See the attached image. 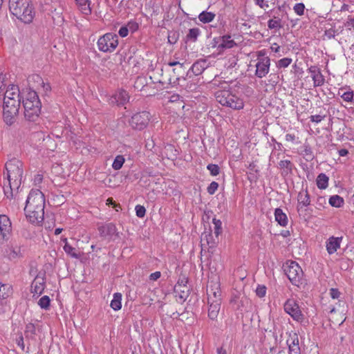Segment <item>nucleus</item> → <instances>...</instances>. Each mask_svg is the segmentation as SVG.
Returning a JSON list of instances; mask_svg holds the SVG:
<instances>
[{
  "label": "nucleus",
  "mask_w": 354,
  "mask_h": 354,
  "mask_svg": "<svg viewBox=\"0 0 354 354\" xmlns=\"http://www.w3.org/2000/svg\"><path fill=\"white\" fill-rule=\"evenodd\" d=\"M45 198L39 189H32L26 199L24 212L27 220L34 225H39L44 218Z\"/></svg>",
  "instance_id": "nucleus-1"
},
{
  "label": "nucleus",
  "mask_w": 354,
  "mask_h": 354,
  "mask_svg": "<svg viewBox=\"0 0 354 354\" xmlns=\"http://www.w3.org/2000/svg\"><path fill=\"white\" fill-rule=\"evenodd\" d=\"M21 104L20 91L18 86L9 84L4 93L3 118L8 125L15 123Z\"/></svg>",
  "instance_id": "nucleus-2"
},
{
  "label": "nucleus",
  "mask_w": 354,
  "mask_h": 354,
  "mask_svg": "<svg viewBox=\"0 0 354 354\" xmlns=\"http://www.w3.org/2000/svg\"><path fill=\"white\" fill-rule=\"evenodd\" d=\"M7 182L4 183L3 192L7 198H12L14 192L19 188L24 174L23 163L21 160L14 158L6 164Z\"/></svg>",
  "instance_id": "nucleus-3"
},
{
  "label": "nucleus",
  "mask_w": 354,
  "mask_h": 354,
  "mask_svg": "<svg viewBox=\"0 0 354 354\" xmlns=\"http://www.w3.org/2000/svg\"><path fill=\"white\" fill-rule=\"evenodd\" d=\"M10 13L25 24H30L35 17V10L30 0H9Z\"/></svg>",
  "instance_id": "nucleus-4"
},
{
  "label": "nucleus",
  "mask_w": 354,
  "mask_h": 354,
  "mask_svg": "<svg viewBox=\"0 0 354 354\" xmlns=\"http://www.w3.org/2000/svg\"><path fill=\"white\" fill-rule=\"evenodd\" d=\"M24 117L28 121H35L41 113V104L36 91L27 90L23 99Z\"/></svg>",
  "instance_id": "nucleus-5"
},
{
  "label": "nucleus",
  "mask_w": 354,
  "mask_h": 354,
  "mask_svg": "<svg viewBox=\"0 0 354 354\" xmlns=\"http://www.w3.org/2000/svg\"><path fill=\"white\" fill-rule=\"evenodd\" d=\"M215 97L222 106L235 110H241L244 107V102L239 97L232 93L230 90H219L216 92Z\"/></svg>",
  "instance_id": "nucleus-6"
},
{
  "label": "nucleus",
  "mask_w": 354,
  "mask_h": 354,
  "mask_svg": "<svg viewBox=\"0 0 354 354\" xmlns=\"http://www.w3.org/2000/svg\"><path fill=\"white\" fill-rule=\"evenodd\" d=\"M118 46V37L113 32H107L100 37L97 41V46L100 51L103 53H112Z\"/></svg>",
  "instance_id": "nucleus-7"
},
{
  "label": "nucleus",
  "mask_w": 354,
  "mask_h": 354,
  "mask_svg": "<svg viewBox=\"0 0 354 354\" xmlns=\"http://www.w3.org/2000/svg\"><path fill=\"white\" fill-rule=\"evenodd\" d=\"M151 119V115L148 111H140L134 113L130 118L129 124L136 131H142L146 129Z\"/></svg>",
  "instance_id": "nucleus-8"
},
{
  "label": "nucleus",
  "mask_w": 354,
  "mask_h": 354,
  "mask_svg": "<svg viewBox=\"0 0 354 354\" xmlns=\"http://www.w3.org/2000/svg\"><path fill=\"white\" fill-rule=\"evenodd\" d=\"M257 55L255 75L258 77L262 78L269 73L270 59L266 55V51L264 49L257 51Z\"/></svg>",
  "instance_id": "nucleus-9"
},
{
  "label": "nucleus",
  "mask_w": 354,
  "mask_h": 354,
  "mask_svg": "<svg viewBox=\"0 0 354 354\" xmlns=\"http://www.w3.org/2000/svg\"><path fill=\"white\" fill-rule=\"evenodd\" d=\"M218 280L208 281L207 287V304L221 303V290Z\"/></svg>",
  "instance_id": "nucleus-10"
},
{
  "label": "nucleus",
  "mask_w": 354,
  "mask_h": 354,
  "mask_svg": "<svg viewBox=\"0 0 354 354\" xmlns=\"http://www.w3.org/2000/svg\"><path fill=\"white\" fill-rule=\"evenodd\" d=\"M285 272L290 282L296 286H299L303 277V271L299 265L295 261H291L285 269Z\"/></svg>",
  "instance_id": "nucleus-11"
},
{
  "label": "nucleus",
  "mask_w": 354,
  "mask_h": 354,
  "mask_svg": "<svg viewBox=\"0 0 354 354\" xmlns=\"http://www.w3.org/2000/svg\"><path fill=\"white\" fill-rule=\"evenodd\" d=\"M284 310L298 322H302L304 317L298 304L292 299H288L284 304Z\"/></svg>",
  "instance_id": "nucleus-12"
},
{
  "label": "nucleus",
  "mask_w": 354,
  "mask_h": 354,
  "mask_svg": "<svg viewBox=\"0 0 354 354\" xmlns=\"http://www.w3.org/2000/svg\"><path fill=\"white\" fill-rule=\"evenodd\" d=\"M12 223L9 217L5 214L0 215V239L7 241L12 236Z\"/></svg>",
  "instance_id": "nucleus-13"
},
{
  "label": "nucleus",
  "mask_w": 354,
  "mask_h": 354,
  "mask_svg": "<svg viewBox=\"0 0 354 354\" xmlns=\"http://www.w3.org/2000/svg\"><path fill=\"white\" fill-rule=\"evenodd\" d=\"M129 93L123 89L115 91L110 97L109 102L112 104L124 105L129 101Z\"/></svg>",
  "instance_id": "nucleus-14"
},
{
  "label": "nucleus",
  "mask_w": 354,
  "mask_h": 354,
  "mask_svg": "<svg viewBox=\"0 0 354 354\" xmlns=\"http://www.w3.org/2000/svg\"><path fill=\"white\" fill-rule=\"evenodd\" d=\"M308 72L313 80L314 86H321L324 84L325 79L322 75L320 69L317 66H310L308 68Z\"/></svg>",
  "instance_id": "nucleus-15"
},
{
  "label": "nucleus",
  "mask_w": 354,
  "mask_h": 354,
  "mask_svg": "<svg viewBox=\"0 0 354 354\" xmlns=\"http://www.w3.org/2000/svg\"><path fill=\"white\" fill-rule=\"evenodd\" d=\"M342 237L330 236L326 241V248L328 254L331 255L335 253L340 248Z\"/></svg>",
  "instance_id": "nucleus-16"
},
{
  "label": "nucleus",
  "mask_w": 354,
  "mask_h": 354,
  "mask_svg": "<svg viewBox=\"0 0 354 354\" xmlns=\"http://www.w3.org/2000/svg\"><path fill=\"white\" fill-rule=\"evenodd\" d=\"M287 344L289 348V354H300V347L299 345V338L296 333L290 334L287 339Z\"/></svg>",
  "instance_id": "nucleus-17"
},
{
  "label": "nucleus",
  "mask_w": 354,
  "mask_h": 354,
  "mask_svg": "<svg viewBox=\"0 0 354 354\" xmlns=\"http://www.w3.org/2000/svg\"><path fill=\"white\" fill-rule=\"evenodd\" d=\"M45 288L44 279L36 277L31 284V292L34 295H40Z\"/></svg>",
  "instance_id": "nucleus-18"
},
{
  "label": "nucleus",
  "mask_w": 354,
  "mask_h": 354,
  "mask_svg": "<svg viewBox=\"0 0 354 354\" xmlns=\"http://www.w3.org/2000/svg\"><path fill=\"white\" fill-rule=\"evenodd\" d=\"M76 6L81 13L85 16H88L92 12L90 0H75Z\"/></svg>",
  "instance_id": "nucleus-19"
},
{
  "label": "nucleus",
  "mask_w": 354,
  "mask_h": 354,
  "mask_svg": "<svg viewBox=\"0 0 354 354\" xmlns=\"http://www.w3.org/2000/svg\"><path fill=\"white\" fill-rule=\"evenodd\" d=\"M298 210L303 207H307L310 204V196L307 190L301 191L299 193L298 197Z\"/></svg>",
  "instance_id": "nucleus-20"
},
{
  "label": "nucleus",
  "mask_w": 354,
  "mask_h": 354,
  "mask_svg": "<svg viewBox=\"0 0 354 354\" xmlns=\"http://www.w3.org/2000/svg\"><path fill=\"white\" fill-rule=\"evenodd\" d=\"M236 44L234 39H232L231 35H223L221 38V43L218 44V48L222 49H230L236 46Z\"/></svg>",
  "instance_id": "nucleus-21"
},
{
  "label": "nucleus",
  "mask_w": 354,
  "mask_h": 354,
  "mask_svg": "<svg viewBox=\"0 0 354 354\" xmlns=\"http://www.w3.org/2000/svg\"><path fill=\"white\" fill-rule=\"evenodd\" d=\"M208 305V317L212 320H215L218 317L221 303L207 304Z\"/></svg>",
  "instance_id": "nucleus-22"
},
{
  "label": "nucleus",
  "mask_w": 354,
  "mask_h": 354,
  "mask_svg": "<svg viewBox=\"0 0 354 354\" xmlns=\"http://www.w3.org/2000/svg\"><path fill=\"white\" fill-rule=\"evenodd\" d=\"M275 221L281 226L285 227L288 223L286 214L280 208H277L274 211Z\"/></svg>",
  "instance_id": "nucleus-23"
},
{
  "label": "nucleus",
  "mask_w": 354,
  "mask_h": 354,
  "mask_svg": "<svg viewBox=\"0 0 354 354\" xmlns=\"http://www.w3.org/2000/svg\"><path fill=\"white\" fill-rule=\"evenodd\" d=\"M63 241L65 243L63 248L64 252L72 258L79 259L80 254L78 250L68 243L67 239L65 238Z\"/></svg>",
  "instance_id": "nucleus-24"
},
{
  "label": "nucleus",
  "mask_w": 354,
  "mask_h": 354,
  "mask_svg": "<svg viewBox=\"0 0 354 354\" xmlns=\"http://www.w3.org/2000/svg\"><path fill=\"white\" fill-rule=\"evenodd\" d=\"M338 310H337L335 308H332L330 311H329V313H330V320L332 322H334V323H336V324H342L346 319L345 317H344V314L342 312V313H339L337 316H335V314L337 313Z\"/></svg>",
  "instance_id": "nucleus-25"
},
{
  "label": "nucleus",
  "mask_w": 354,
  "mask_h": 354,
  "mask_svg": "<svg viewBox=\"0 0 354 354\" xmlns=\"http://www.w3.org/2000/svg\"><path fill=\"white\" fill-rule=\"evenodd\" d=\"M279 167L281 174L287 176L292 172L293 165L289 160H282L279 162Z\"/></svg>",
  "instance_id": "nucleus-26"
},
{
  "label": "nucleus",
  "mask_w": 354,
  "mask_h": 354,
  "mask_svg": "<svg viewBox=\"0 0 354 354\" xmlns=\"http://www.w3.org/2000/svg\"><path fill=\"white\" fill-rule=\"evenodd\" d=\"M13 293L12 286L9 283H0V299H5Z\"/></svg>",
  "instance_id": "nucleus-27"
},
{
  "label": "nucleus",
  "mask_w": 354,
  "mask_h": 354,
  "mask_svg": "<svg viewBox=\"0 0 354 354\" xmlns=\"http://www.w3.org/2000/svg\"><path fill=\"white\" fill-rule=\"evenodd\" d=\"M329 178L325 174H319L316 179V184L319 189H325L328 186Z\"/></svg>",
  "instance_id": "nucleus-28"
},
{
  "label": "nucleus",
  "mask_w": 354,
  "mask_h": 354,
  "mask_svg": "<svg viewBox=\"0 0 354 354\" xmlns=\"http://www.w3.org/2000/svg\"><path fill=\"white\" fill-rule=\"evenodd\" d=\"M110 306L114 310H119L122 308V294L116 292L113 294V299L111 301Z\"/></svg>",
  "instance_id": "nucleus-29"
},
{
  "label": "nucleus",
  "mask_w": 354,
  "mask_h": 354,
  "mask_svg": "<svg viewBox=\"0 0 354 354\" xmlns=\"http://www.w3.org/2000/svg\"><path fill=\"white\" fill-rule=\"evenodd\" d=\"M205 64L204 60L196 62L191 67L192 72L196 75L201 74L205 68Z\"/></svg>",
  "instance_id": "nucleus-30"
},
{
  "label": "nucleus",
  "mask_w": 354,
  "mask_h": 354,
  "mask_svg": "<svg viewBox=\"0 0 354 354\" xmlns=\"http://www.w3.org/2000/svg\"><path fill=\"white\" fill-rule=\"evenodd\" d=\"M215 14L212 12L203 11L198 15V19L203 24L212 21L215 18Z\"/></svg>",
  "instance_id": "nucleus-31"
},
{
  "label": "nucleus",
  "mask_w": 354,
  "mask_h": 354,
  "mask_svg": "<svg viewBox=\"0 0 354 354\" xmlns=\"http://www.w3.org/2000/svg\"><path fill=\"white\" fill-rule=\"evenodd\" d=\"M268 27L270 30H279L282 28L281 20L279 18L274 17L268 21Z\"/></svg>",
  "instance_id": "nucleus-32"
},
{
  "label": "nucleus",
  "mask_w": 354,
  "mask_h": 354,
  "mask_svg": "<svg viewBox=\"0 0 354 354\" xmlns=\"http://www.w3.org/2000/svg\"><path fill=\"white\" fill-rule=\"evenodd\" d=\"M328 203L333 207H340L344 204V199L338 195H334L329 198Z\"/></svg>",
  "instance_id": "nucleus-33"
},
{
  "label": "nucleus",
  "mask_w": 354,
  "mask_h": 354,
  "mask_svg": "<svg viewBox=\"0 0 354 354\" xmlns=\"http://www.w3.org/2000/svg\"><path fill=\"white\" fill-rule=\"evenodd\" d=\"M214 234L218 239V236L222 233V222L219 219L213 218Z\"/></svg>",
  "instance_id": "nucleus-34"
},
{
  "label": "nucleus",
  "mask_w": 354,
  "mask_h": 354,
  "mask_svg": "<svg viewBox=\"0 0 354 354\" xmlns=\"http://www.w3.org/2000/svg\"><path fill=\"white\" fill-rule=\"evenodd\" d=\"M124 158L121 155H118L115 158L112 164V167L115 170H119L120 169L122 168L123 164L124 163Z\"/></svg>",
  "instance_id": "nucleus-35"
},
{
  "label": "nucleus",
  "mask_w": 354,
  "mask_h": 354,
  "mask_svg": "<svg viewBox=\"0 0 354 354\" xmlns=\"http://www.w3.org/2000/svg\"><path fill=\"white\" fill-rule=\"evenodd\" d=\"M292 59L291 58H282L277 62V67L279 68H287L292 63Z\"/></svg>",
  "instance_id": "nucleus-36"
},
{
  "label": "nucleus",
  "mask_w": 354,
  "mask_h": 354,
  "mask_svg": "<svg viewBox=\"0 0 354 354\" xmlns=\"http://www.w3.org/2000/svg\"><path fill=\"white\" fill-rule=\"evenodd\" d=\"M201 240H202V242H204L205 241H206L207 244L211 248L214 247L215 245V241L213 239L212 235L210 233L203 234L202 235Z\"/></svg>",
  "instance_id": "nucleus-37"
},
{
  "label": "nucleus",
  "mask_w": 354,
  "mask_h": 354,
  "mask_svg": "<svg viewBox=\"0 0 354 354\" xmlns=\"http://www.w3.org/2000/svg\"><path fill=\"white\" fill-rule=\"evenodd\" d=\"M294 12L299 16L304 15L305 6L303 3H297L293 7Z\"/></svg>",
  "instance_id": "nucleus-38"
},
{
  "label": "nucleus",
  "mask_w": 354,
  "mask_h": 354,
  "mask_svg": "<svg viewBox=\"0 0 354 354\" xmlns=\"http://www.w3.org/2000/svg\"><path fill=\"white\" fill-rule=\"evenodd\" d=\"M50 299L48 296L42 297L38 301V305L44 309L48 308L50 306Z\"/></svg>",
  "instance_id": "nucleus-39"
},
{
  "label": "nucleus",
  "mask_w": 354,
  "mask_h": 354,
  "mask_svg": "<svg viewBox=\"0 0 354 354\" xmlns=\"http://www.w3.org/2000/svg\"><path fill=\"white\" fill-rule=\"evenodd\" d=\"M207 169L209 171L210 174L213 176H216L220 173V168L216 164H209L207 166Z\"/></svg>",
  "instance_id": "nucleus-40"
},
{
  "label": "nucleus",
  "mask_w": 354,
  "mask_h": 354,
  "mask_svg": "<svg viewBox=\"0 0 354 354\" xmlns=\"http://www.w3.org/2000/svg\"><path fill=\"white\" fill-rule=\"evenodd\" d=\"M353 92L352 91H344L341 95V97L344 101L351 102L353 99Z\"/></svg>",
  "instance_id": "nucleus-41"
},
{
  "label": "nucleus",
  "mask_w": 354,
  "mask_h": 354,
  "mask_svg": "<svg viewBox=\"0 0 354 354\" xmlns=\"http://www.w3.org/2000/svg\"><path fill=\"white\" fill-rule=\"evenodd\" d=\"M198 35H199V29L194 28L189 29L187 37L188 39H193L194 41H195L197 37L198 36Z\"/></svg>",
  "instance_id": "nucleus-42"
},
{
  "label": "nucleus",
  "mask_w": 354,
  "mask_h": 354,
  "mask_svg": "<svg viewBox=\"0 0 354 354\" xmlns=\"http://www.w3.org/2000/svg\"><path fill=\"white\" fill-rule=\"evenodd\" d=\"M218 188V183L213 181L212 182L207 188V191L209 194L213 195L217 191Z\"/></svg>",
  "instance_id": "nucleus-43"
},
{
  "label": "nucleus",
  "mask_w": 354,
  "mask_h": 354,
  "mask_svg": "<svg viewBox=\"0 0 354 354\" xmlns=\"http://www.w3.org/2000/svg\"><path fill=\"white\" fill-rule=\"evenodd\" d=\"M136 216L139 218H143L146 214V209L144 206L137 205L135 207Z\"/></svg>",
  "instance_id": "nucleus-44"
},
{
  "label": "nucleus",
  "mask_w": 354,
  "mask_h": 354,
  "mask_svg": "<svg viewBox=\"0 0 354 354\" xmlns=\"http://www.w3.org/2000/svg\"><path fill=\"white\" fill-rule=\"evenodd\" d=\"M127 27L129 31H131V32H135L138 30L139 25L136 21L131 20L128 22Z\"/></svg>",
  "instance_id": "nucleus-45"
},
{
  "label": "nucleus",
  "mask_w": 354,
  "mask_h": 354,
  "mask_svg": "<svg viewBox=\"0 0 354 354\" xmlns=\"http://www.w3.org/2000/svg\"><path fill=\"white\" fill-rule=\"evenodd\" d=\"M168 65L169 66H177V68H175L173 69L174 73H176V71H184L183 63H180L179 62L172 61V62H169Z\"/></svg>",
  "instance_id": "nucleus-46"
},
{
  "label": "nucleus",
  "mask_w": 354,
  "mask_h": 354,
  "mask_svg": "<svg viewBox=\"0 0 354 354\" xmlns=\"http://www.w3.org/2000/svg\"><path fill=\"white\" fill-rule=\"evenodd\" d=\"M256 294L259 297H263L266 294V287L265 286H258L256 289Z\"/></svg>",
  "instance_id": "nucleus-47"
},
{
  "label": "nucleus",
  "mask_w": 354,
  "mask_h": 354,
  "mask_svg": "<svg viewBox=\"0 0 354 354\" xmlns=\"http://www.w3.org/2000/svg\"><path fill=\"white\" fill-rule=\"evenodd\" d=\"M8 257L10 259H15L19 257V252L16 251L15 249L10 248L9 250V252L8 253Z\"/></svg>",
  "instance_id": "nucleus-48"
},
{
  "label": "nucleus",
  "mask_w": 354,
  "mask_h": 354,
  "mask_svg": "<svg viewBox=\"0 0 354 354\" xmlns=\"http://www.w3.org/2000/svg\"><path fill=\"white\" fill-rule=\"evenodd\" d=\"M254 3L261 8L266 10L268 8V3L266 0H254Z\"/></svg>",
  "instance_id": "nucleus-49"
},
{
  "label": "nucleus",
  "mask_w": 354,
  "mask_h": 354,
  "mask_svg": "<svg viewBox=\"0 0 354 354\" xmlns=\"http://www.w3.org/2000/svg\"><path fill=\"white\" fill-rule=\"evenodd\" d=\"M344 26L347 29L349 30L354 28V18L349 17L346 23L344 24Z\"/></svg>",
  "instance_id": "nucleus-50"
},
{
  "label": "nucleus",
  "mask_w": 354,
  "mask_h": 354,
  "mask_svg": "<svg viewBox=\"0 0 354 354\" xmlns=\"http://www.w3.org/2000/svg\"><path fill=\"white\" fill-rule=\"evenodd\" d=\"M106 205H113V207L114 208H115V210L116 211H118L119 209H121V207L119 204H116L115 202L113 201V199L112 198H109L107 200H106Z\"/></svg>",
  "instance_id": "nucleus-51"
},
{
  "label": "nucleus",
  "mask_w": 354,
  "mask_h": 354,
  "mask_svg": "<svg viewBox=\"0 0 354 354\" xmlns=\"http://www.w3.org/2000/svg\"><path fill=\"white\" fill-rule=\"evenodd\" d=\"M129 30L127 26H122L120 28L118 34L122 37H125L128 35Z\"/></svg>",
  "instance_id": "nucleus-52"
},
{
  "label": "nucleus",
  "mask_w": 354,
  "mask_h": 354,
  "mask_svg": "<svg viewBox=\"0 0 354 354\" xmlns=\"http://www.w3.org/2000/svg\"><path fill=\"white\" fill-rule=\"evenodd\" d=\"M330 295L334 299H338L340 295V292L337 288H331L330 290Z\"/></svg>",
  "instance_id": "nucleus-53"
},
{
  "label": "nucleus",
  "mask_w": 354,
  "mask_h": 354,
  "mask_svg": "<svg viewBox=\"0 0 354 354\" xmlns=\"http://www.w3.org/2000/svg\"><path fill=\"white\" fill-rule=\"evenodd\" d=\"M324 118V116H322L320 115H311L310 117V119L312 122L319 123L322 120H323Z\"/></svg>",
  "instance_id": "nucleus-54"
},
{
  "label": "nucleus",
  "mask_w": 354,
  "mask_h": 354,
  "mask_svg": "<svg viewBox=\"0 0 354 354\" xmlns=\"http://www.w3.org/2000/svg\"><path fill=\"white\" fill-rule=\"evenodd\" d=\"M161 277V273L159 271L151 273L149 275V279L151 281H156Z\"/></svg>",
  "instance_id": "nucleus-55"
},
{
  "label": "nucleus",
  "mask_w": 354,
  "mask_h": 354,
  "mask_svg": "<svg viewBox=\"0 0 354 354\" xmlns=\"http://www.w3.org/2000/svg\"><path fill=\"white\" fill-rule=\"evenodd\" d=\"M285 140L288 142H294L296 140V136L293 133H287L285 136Z\"/></svg>",
  "instance_id": "nucleus-56"
},
{
  "label": "nucleus",
  "mask_w": 354,
  "mask_h": 354,
  "mask_svg": "<svg viewBox=\"0 0 354 354\" xmlns=\"http://www.w3.org/2000/svg\"><path fill=\"white\" fill-rule=\"evenodd\" d=\"M270 49L272 52L275 53H279L280 52L281 47L277 43H274L271 45Z\"/></svg>",
  "instance_id": "nucleus-57"
},
{
  "label": "nucleus",
  "mask_w": 354,
  "mask_h": 354,
  "mask_svg": "<svg viewBox=\"0 0 354 354\" xmlns=\"http://www.w3.org/2000/svg\"><path fill=\"white\" fill-rule=\"evenodd\" d=\"M317 203L319 204L321 207H324V205L326 204V198L324 196H319L317 200Z\"/></svg>",
  "instance_id": "nucleus-58"
},
{
  "label": "nucleus",
  "mask_w": 354,
  "mask_h": 354,
  "mask_svg": "<svg viewBox=\"0 0 354 354\" xmlns=\"http://www.w3.org/2000/svg\"><path fill=\"white\" fill-rule=\"evenodd\" d=\"M180 95H178V94H174V95H172L170 97V98H169V102H178V101H179V100H180Z\"/></svg>",
  "instance_id": "nucleus-59"
},
{
  "label": "nucleus",
  "mask_w": 354,
  "mask_h": 354,
  "mask_svg": "<svg viewBox=\"0 0 354 354\" xmlns=\"http://www.w3.org/2000/svg\"><path fill=\"white\" fill-rule=\"evenodd\" d=\"M32 78L33 80H35V81H37V82H39L40 85H43L44 84L43 80H42V78L40 76H39V75H33L32 77Z\"/></svg>",
  "instance_id": "nucleus-60"
},
{
  "label": "nucleus",
  "mask_w": 354,
  "mask_h": 354,
  "mask_svg": "<svg viewBox=\"0 0 354 354\" xmlns=\"http://www.w3.org/2000/svg\"><path fill=\"white\" fill-rule=\"evenodd\" d=\"M339 156H346L348 153V151L346 149H342L338 151Z\"/></svg>",
  "instance_id": "nucleus-61"
},
{
  "label": "nucleus",
  "mask_w": 354,
  "mask_h": 354,
  "mask_svg": "<svg viewBox=\"0 0 354 354\" xmlns=\"http://www.w3.org/2000/svg\"><path fill=\"white\" fill-rule=\"evenodd\" d=\"M217 353L218 354H227V352L224 348L220 347V348H217Z\"/></svg>",
  "instance_id": "nucleus-62"
},
{
  "label": "nucleus",
  "mask_w": 354,
  "mask_h": 354,
  "mask_svg": "<svg viewBox=\"0 0 354 354\" xmlns=\"http://www.w3.org/2000/svg\"><path fill=\"white\" fill-rule=\"evenodd\" d=\"M62 232V228H57V229H55V235H58V234H59Z\"/></svg>",
  "instance_id": "nucleus-63"
},
{
  "label": "nucleus",
  "mask_w": 354,
  "mask_h": 354,
  "mask_svg": "<svg viewBox=\"0 0 354 354\" xmlns=\"http://www.w3.org/2000/svg\"><path fill=\"white\" fill-rule=\"evenodd\" d=\"M35 180H38V181H41L42 180V177L41 175H37L36 177H35Z\"/></svg>",
  "instance_id": "nucleus-64"
}]
</instances>
